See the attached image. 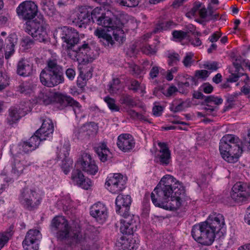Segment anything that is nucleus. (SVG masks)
<instances>
[{
	"label": "nucleus",
	"instance_id": "7ed1b4c3",
	"mask_svg": "<svg viewBox=\"0 0 250 250\" xmlns=\"http://www.w3.org/2000/svg\"><path fill=\"white\" fill-rule=\"evenodd\" d=\"M219 150L222 157L226 161L234 163L238 161L242 153V142L238 137L227 134L220 140Z\"/></svg>",
	"mask_w": 250,
	"mask_h": 250
},
{
	"label": "nucleus",
	"instance_id": "cd10ccee",
	"mask_svg": "<svg viewBox=\"0 0 250 250\" xmlns=\"http://www.w3.org/2000/svg\"><path fill=\"white\" fill-rule=\"evenodd\" d=\"M33 65L28 60L21 59L17 64V72L23 77H28L33 73Z\"/></svg>",
	"mask_w": 250,
	"mask_h": 250
},
{
	"label": "nucleus",
	"instance_id": "f257e3e1",
	"mask_svg": "<svg viewBox=\"0 0 250 250\" xmlns=\"http://www.w3.org/2000/svg\"><path fill=\"white\" fill-rule=\"evenodd\" d=\"M151 199L155 207L175 210L180 208L185 201V190L173 176L166 175L152 192Z\"/></svg>",
	"mask_w": 250,
	"mask_h": 250
},
{
	"label": "nucleus",
	"instance_id": "0e129e2a",
	"mask_svg": "<svg viewBox=\"0 0 250 250\" xmlns=\"http://www.w3.org/2000/svg\"><path fill=\"white\" fill-rule=\"evenodd\" d=\"M200 90L206 94H209L212 91L213 87L208 83H205L200 87Z\"/></svg>",
	"mask_w": 250,
	"mask_h": 250
},
{
	"label": "nucleus",
	"instance_id": "79ce46f5",
	"mask_svg": "<svg viewBox=\"0 0 250 250\" xmlns=\"http://www.w3.org/2000/svg\"><path fill=\"white\" fill-rule=\"evenodd\" d=\"M240 95H241V92H235L232 94L229 95L227 99L228 105L224 107V111H226L232 108L233 103L235 101V99Z\"/></svg>",
	"mask_w": 250,
	"mask_h": 250
},
{
	"label": "nucleus",
	"instance_id": "58836bf2",
	"mask_svg": "<svg viewBox=\"0 0 250 250\" xmlns=\"http://www.w3.org/2000/svg\"><path fill=\"white\" fill-rule=\"evenodd\" d=\"M185 103L180 100H174L170 104L169 109L173 112H178L184 110Z\"/></svg>",
	"mask_w": 250,
	"mask_h": 250
},
{
	"label": "nucleus",
	"instance_id": "5701e85b",
	"mask_svg": "<svg viewBox=\"0 0 250 250\" xmlns=\"http://www.w3.org/2000/svg\"><path fill=\"white\" fill-rule=\"evenodd\" d=\"M90 48L88 43L84 42L78 48L76 51H73L74 55L80 63L85 64L91 61L90 55Z\"/></svg>",
	"mask_w": 250,
	"mask_h": 250
},
{
	"label": "nucleus",
	"instance_id": "bb28decb",
	"mask_svg": "<svg viewBox=\"0 0 250 250\" xmlns=\"http://www.w3.org/2000/svg\"><path fill=\"white\" fill-rule=\"evenodd\" d=\"M91 19V12L89 11L86 8H80L77 14V18L75 21L80 27H85L86 25L90 22Z\"/></svg>",
	"mask_w": 250,
	"mask_h": 250
},
{
	"label": "nucleus",
	"instance_id": "de8ad7c7",
	"mask_svg": "<svg viewBox=\"0 0 250 250\" xmlns=\"http://www.w3.org/2000/svg\"><path fill=\"white\" fill-rule=\"evenodd\" d=\"M8 77L2 69L0 70V91L3 90L8 85Z\"/></svg>",
	"mask_w": 250,
	"mask_h": 250
},
{
	"label": "nucleus",
	"instance_id": "f8f14e48",
	"mask_svg": "<svg viewBox=\"0 0 250 250\" xmlns=\"http://www.w3.org/2000/svg\"><path fill=\"white\" fill-rule=\"evenodd\" d=\"M77 168H81L87 173L95 175L98 171V167L91 156L88 153H84L76 164Z\"/></svg>",
	"mask_w": 250,
	"mask_h": 250
},
{
	"label": "nucleus",
	"instance_id": "4d7b16f0",
	"mask_svg": "<svg viewBox=\"0 0 250 250\" xmlns=\"http://www.w3.org/2000/svg\"><path fill=\"white\" fill-rule=\"evenodd\" d=\"M144 67L139 66L137 65H133L132 67V71L133 75L137 76L146 73L144 69Z\"/></svg>",
	"mask_w": 250,
	"mask_h": 250
},
{
	"label": "nucleus",
	"instance_id": "69168bd1",
	"mask_svg": "<svg viewBox=\"0 0 250 250\" xmlns=\"http://www.w3.org/2000/svg\"><path fill=\"white\" fill-rule=\"evenodd\" d=\"M65 75L70 81H73L76 76L75 70L72 68H67L65 71Z\"/></svg>",
	"mask_w": 250,
	"mask_h": 250
},
{
	"label": "nucleus",
	"instance_id": "0eeeda50",
	"mask_svg": "<svg viewBox=\"0 0 250 250\" xmlns=\"http://www.w3.org/2000/svg\"><path fill=\"white\" fill-rule=\"evenodd\" d=\"M191 235L196 241L205 246L211 245L215 237V232L204 222L193 226Z\"/></svg>",
	"mask_w": 250,
	"mask_h": 250
},
{
	"label": "nucleus",
	"instance_id": "e2e57ef3",
	"mask_svg": "<svg viewBox=\"0 0 250 250\" xmlns=\"http://www.w3.org/2000/svg\"><path fill=\"white\" fill-rule=\"evenodd\" d=\"M141 50L144 53L147 55L154 54L156 52L155 49L149 45H146L143 46L141 48Z\"/></svg>",
	"mask_w": 250,
	"mask_h": 250
},
{
	"label": "nucleus",
	"instance_id": "aec40b11",
	"mask_svg": "<svg viewBox=\"0 0 250 250\" xmlns=\"http://www.w3.org/2000/svg\"><path fill=\"white\" fill-rule=\"evenodd\" d=\"M132 202L130 195L119 194L117 196L116 201V211L123 216L128 214L130 206Z\"/></svg>",
	"mask_w": 250,
	"mask_h": 250
},
{
	"label": "nucleus",
	"instance_id": "6e6d98bb",
	"mask_svg": "<svg viewBox=\"0 0 250 250\" xmlns=\"http://www.w3.org/2000/svg\"><path fill=\"white\" fill-rule=\"evenodd\" d=\"M193 54L191 52H189L186 54L183 63L185 66L188 67L191 66L192 63L194 61L192 59Z\"/></svg>",
	"mask_w": 250,
	"mask_h": 250
},
{
	"label": "nucleus",
	"instance_id": "473e14b6",
	"mask_svg": "<svg viewBox=\"0 0 250 250\" xmlns=\"http://www.w3.org/2000/svg\"><path fill=\"white\" fill-rule=\"evenodd\" d=\"M83 129L84 130L85 137L91 135H94L97 132L98 126L94 122L86 123L83 125Z\"/></svg>",
	"mask_w": 250,
	"mask_h": 250
},
{
	"label": "nucleus",
	"instance_id": "2f4dec72",
	"mask_svg": "<svg viewBox=\"0 0 250 250\" xmlns=\"http://www.w3.org/2000/svg\"><path fill=\"white\" fill-rule=\"evenodd\" d=\"M94 34L99 38H102L105 45L110 44L112 45L113 44L114 41L112 40L111 35L107 34L104 29L101 28H97L95 30Z\"/></svg>",
	"mask_w": 250,
	"mask_h": 250
},
{
	"label": "nucleus",
	"instance_id": "c85d7f7f",
	"mask_svg": "<svg viewBox=\"0 0 250 250\" xmlns=\"http://www.w3.org/2000/svg\"><path fill=\"white\" fill-rule=\"evenodd\" d=\"M22 116L21 110L20 108L11 107L8 110L5 123L10 126H13L14 125L18 123Z\"/></svg>",
	"mask_w": 250,
	"mask_h": 250
},
{
	"label": "nucleus",
	"instance_id": "393cba45",
	"mask_svg": "<svg viewBox=\"0 0 250 250\" xmlns=\"http://www.w3.org/2000/svg\"><path fill=\"white\" fill-rule=\"evenodd\" d=\"M72 240L76 244H80L82 246L81 250H90V239L87 238L85 233L76 230L70 234Z\"/></svg>",
	"mask_w": 250,
	"mask_h": 250
},
{
	"label": "nucleus",
	"instance_id": "72a5a7b5",
	"mask_svg": "<svg viewBox=\"0 0 250 250\" xmlns=\"http://www.w3.org/2000/svg\"><path fill=\"white\" fill-rule=\"evenodd\" d=\"M120 103L129 107H133L136 105V103L132 97L127 94H123L121 96Z\"/></svg>",
	"mask_w": 250,
	"mask_h": 250
},
{
	"label": "nucleus",
	"instance_id": "bf43d9fd",
	"mask_svg": "<svg viewBox=\"0 0 250 250\" xmlns=\"http://www.w3.org/2000/svg\"><path fill=\"white\" fill-rule=\"evenodd\" d=\"M92 185V182L89 179L84 178L78 186L84 189H88Z\"/></svg>",
	"mask_w": 250,
	"mask_h": 250
},
{
	"label": "nucleus",
	"instance_id": "a878e982",
	"mask_svg": "<svg viewBox=\"0 0 250 250\" xmlns=\"http://www.w3.org/2000/svg\"><path fill=\"white\" fill-rule=\"evenodd\" d=\"M204 222L207 223L215 233L218 232L225 225L224 216L221 214L210 215Z\"/></svg>",
	"mask_w": 250,
	"mask_h": 250
},
{
	"label": "nucleus",
	"instance_id": "052dcab7",
	"mask_svg": "<svg viewBox=\"0 0 250 250\" xmlns=\"http://www.w3.org/2000/svg\"><path fill=\"white\" fill-rule=\"evenodd\" d=\"M204 67L205 68L210 70L211 71H216L218 68V63L216 62H206L204 63Z\"/></svg>",
	"mask_w": 250,
	"mask_h": 250
},
{
	"label": "nucleus",
	"instance_id": "3c124183",
	"mask_svg": "<svg viewBox=\"0 0 250 250\" xmlns=\"http://www.w3.org/2000/svg\"><path fill=\"white\" fill-rule=\"evenodd\" d=\"M217 109L218 108L216 107H213L208 104H207L206 106L202 109V110L205 111L206 116H212L213 117L217 115Z\"/></svg>",
	"mask_w": 250,
	"mask_h": 250
},
{
	"label": "nucleus",
	"instance_id": "20e7f679",
	"mask_svg": "<svg viewBox=\"0 0 250 250\" xmlns=\"http://www.w3.org/2000/svg\"><path fill=\"white\" fill-rule=\"evenodd\" d=\"M108 13H104L101 7H96L91 12V20L93 22L96 23L99 25L107 28V31H113V35L117 41H119L121 37L120 34H123L122 30V23L119 21H113L107 14Z\"/></svg>",
	"mask_w": 250,
	"mask_h": 250
},
{
	"label": "nucleus",
	"instance_id": "a19ab883",
	"mask_svg": "<svg viewBox=\"0 0 250 250\" xmlns=\"http://www.w3.org/2000/svg\"><path fill=\"white\" fill-rule=\"evenodd\" d=\"M71 178L75 184L78 185L84 179V176L81 171L77 168L76 170L73 171Z\"/></svg>",
	"mask_w": 250,
	"mask_h": 250
},
{
	"label": "nucleus",
	"instance_id": "680f3d73",
	"mask_svg": "<svg viewBox=\"0 0 250 250\" xmlns=\"http://www.w3.org/2000/svg\"><path fill=\"white\" fill-rule=\"evenodd\" d=\"M177 91L178 89L175 86L171 85L164 93V94L167 97H170L173 96Z\"/></svg>",
	"mask_w": 250,
	"mask_h": 250
},
{
	"label": "nucleus",
	"instance_id": "8fccbe9b",
	"mask_svg": "<svg viewBox=\"0 0 250 250\" xmlns=\"http://www.w3.org/2000/svg\"><path fill=\"white\" fill-rule=\"evenodd\" d=\"M223 99L218 97L210 95L207 96L205 99V102L207 103L214 104L216 105H219L222 104Z\"/></svg>",
	"mask_w": 250,
	"mask_h": 250
},
{
	"label": "nucleus",
	"instance_id": "864d4df0",
	"mask_svg": "<svg viewBox=\"0 0 250 250\" xmlns=\"http://www.w3.org/2000/svg\"><path fill=\"white\" fill-rule=\"evenodd\" d=\"M18 37L16 34L12 33L8 36L6 40V46L14 47L17 44Z\"/></svg>",
	"mask_w": 250,
	"mask_h": 250
},
{
	"label": "nucleus",
	"instance_id": "f3484780",
	"mask_svg": "<svg viewBox=\"0 0 250 250\" xmlns=\"http://www.w3.org/2000/svg\"><path fill=\"white\" fill-rule=\"evenodd\" d=\"M41 120L42 122L41 127L36 131L34 135H37L42 141L52 137L54 126L51 120L49 118L42 117Z\"/></svg>",
	"mask_w": 250,
	"mask_h": 250
},
{
	"label": "nucleus",
	"instance_id": "4be33fe9",
	"mask_svg": "<svg viewBox=\"0 0 250 250\" xmlns=\"http://www.w3.org/2000/svg\"><path fill=\"white\" fill-rule=\"evenodd\" d=\"M61 38L67 44L68 48H71L78 42L79 35L74 29L65 26L62 29Z\"/></svg>",
	"mask_w": 250,
	"mask_h": 250
},
{
	"label": "nucleus",
	"instance_id": "49530a36",
	"mask_svg": "<svg viewBox=\"0 0 250 250\" xmlns=\"http://www.w3.org/2000/svg\"><path fill=\"white\" fill-rule=\"evenodd\" d=\"M104 102L107 104L108 107L112 111H119L120 107L115 104L114 99L106 96L104 98Z\"/></svg>",
	"mask_w": 250,
	"mask_h": 250
},
{
	"label": "nucleus",
	"instance_id": "5fc2aeb1",
	"mask_svg": "<svg viewBox=\"0 0 250 250\" xmlns=\"http://www.w3.org/2000/svg\"><path fill=\"white\" fill-rule=\"evenodd\" d=\"M74 139L78 140H83L85 138L84 130L83 129V126L80 128H76L75 129L73 134Z\"/></svg>",
	"mask_w": 250,
	"mask_h": 250
},
{
	"label": "nucleus",
	"instance_id": "dca6fc26",
	"mask_svg": "<svg viewBox=\"0 0 250 250\" xmlns=\"http://www.w3.org/2000/svg\"><path fill=\"white\" fill-rule=\"evenodd\" d=\"M41 140L37 135H33L28 141L21 142L17 146L16 155L21 156V155L28 153L35 150L39 146Z\"/></svg>",
	"mask_w": 250,
	"mask_h": 250
},
{
	"label": "nucleus",
	"instance_id": "c9c22d12",
	"mask_svg": "<svg viewBox=\"0 0 250 250\" xmlns=\"http://www.w3.org/2000/svg\"><path fill=\"white\" fill-rule=\"evenodd\" d=\"M173 25L174 23L172 21L162 22L156 25L152 32L153 33H158L164 31H166L169 29Z\"/></svg>",
	"mask_w": 250,
	"mask_h": 250
},
{
	"label": "nucleus",
	"instance_id": "2eb2a0df",
	"mask_svg": "<svg viewBox=\"0 0 250 250\" xmlns=\"http://www.w3.org/2000/svg\"><path fill=\"white\" fill-rule=\"evenodd\" d=\"M250 196V193L246 183L237 182L231 188V198L236 203H239L246 200Z\"/></svg>",
	"mask_w": 250,
	"mask_h": 250
},
{
	"label": "nucleus",
	"instance_id": "423d86ee",
	"mask_svg": "<svg viewBox=\"0 0 250 250\" xmlns=\"http://www.w3.org/2000/svg\"><path fill=\"white\" fill-rule=\"evenodd\" d=\"M42 195L35 188H24L21 191L19 201L22 207L28 210L36 209L41 204Z\"/></svg>",
	"mask_w": 250,
	"mask_h": 250
},
{
	"label": "nucleus",
	"instance_id": "39448f33",
	"mask_svg": "<svg viewBox=\"0 0 250 250\" xmlns=\"http://www.w3.org/2000/svg\"><path fill=\"white\" fill-rule=\"evenodd\" d=\"M48 24L43 15L39 14L32 21L26 23V31L35 40L40 42H45L48 38L46 28Z\"/></svg>",
	"mask_w": 250,
	"mask_h": 250
},
{
	"label": "nucleus",
	"instance_id": "a18cd8bd",
	"mask_svg": "<svg viewBox=\"0 0 250 250\" xmlns=\"http://www.w3.org/2000/svg\"><path fill=\"white\" fill-rule=\"evenodd\" d=\"M116 1L121 6L135 7L139 4L140 0H116Z\"/></svg>",
	"mask_w": 250,
	"mask_h": 250
},
{
	"label": "nucleus",
	"instance_id": "1a4fd4ad",
	"mask_svg": "<svg viewBox=\"0 0 250 250\" xmlns=\"http://www.w3.org/2000/svg\"><path fill=\"white\" fill-rule=\"evenodd\" d=\"M18 17L23 20L33 19L37 14L38 7L32 1H24L18 6L16 9Z\"/></svg>",
	"mask_w": 250,
	"mask_h": 250
},
{
	"label": "nucleus",
	"instance_id": "e433bc0d",
	"mask_svg": "<svg viewBox=\"0 0 250 250\" xmlns=\"http://www.w3.org/2000/svg\"><path fill=\"white\" fill-rule=\"evenodd\" d=\"M167 56L168 59V64L171 66L177 65L181 59L179 54L175 52H168Z\"/></svg>",
	"mask_w": 250,
	"mask_h": 250
},
{
	"label": "nucleus",
	"instance_id": "13d9d810",
	"mask_svg": "<svg viewBox=\"0 0 250 250\" xmlns=\"http://www.w3.org/2000/svg\"><path fill=\"white\" fill-rule=\"evenodd\" d=\"M243 76V73H238L234 72L229 76L227 79V81L230 83H234L237 82L239 78Z\"/></svg>",
	"mask_w": 250,
	"mask_h": 250
},
{
	"label": "nucleus",
	"instance_id": "a211bd4d",
	"mask_svg": "<svg viewBox=\"0 0 250 250\" xmlns=\"http://www.w3.org/2000/svg\"><path fill=\"white\" fill-rule=\"evenodd\" d=\"M158 145L160 149L156 154L155 160L161 165L167 166L171 162L170 151L165 143L159 142Z\"/></svg>",
	"mask_w": 250,
	"mask_h": 250
},
{
	"label": "nucleus",
	"instance_id": "b1692460",
	"mask_svg": "<svg viewBox=\"0 0 250 250\" xmlns=\"http://www.w3.org/2000/svg\"><path fill=\"white\" fill-rule=\"evenodd\" d=\"M70 147L68 145H64L61 148L58 158L62 160L61 168L65 174L70 170L72 166L73 161L68 157Z\"/></svg>",
	"mask_w": 250,
	"mask_h": 250
},
{
	"label": "nucleus",
	"instance_id": "4c0bfd02",
	"mask_svg": "<svg viewBox=\"0 0 250 250\" xmlns=\"http://www.w3.org/2000/svg\"><path fill=\"white\" fill-rule=\"evenodd\" d=\"M128 244L129 238L122 236L117 240L116 245L120 250H128V249L130 248Z\"/></svg>",
	"mask_w": 250,
	"mask_h": 250
},
{
	"label": "nucleus",
	"instance_id": "9d476101",
	"mask_svg": "<svg viewBox=\"0 0 250 250\" xmlns=\"http://www.w3.org/2000/svg\"><path fill=\"white\" fill-rule=\"evenodd\" d=\"M31 165V163L29 161L28 156L23 155H21V156L14 155L10 164L11 173L13 176L18 178L23 174L25 168Z\"/></svg>",
	"mask_w": 250,
	"mask_h": 250
},
{
	"label": "nucleus",
	"instance_id": "338daca9",
	"mask_svg": "<svg viewBox=\"0 0 250 250\" xmlns=\"http://www.w3.org/2000/svg\"><path fill=\"white\" fill-rule=\"evenodd\" d=\"M209 75L208 72L206 70H200L196 71L195 76L199 78L205 79Z\"/></svg>",
	"mask_w": 250,
	"mask_h": 250
},
{
	"label": "nucleus",
	"instance_id": "6ab92c4d",
	"mask_svg": "<svg viewBox=\"0 0 250 250\" xmlns=\"http://www.w3.org/2000/svg\"><path fill=\"white\" fill-rule=\"evenodd\" d=\"M135 145V141L130 134H121L118 137L117 146L118 148L124 152H131Z\"/></svg>",
	"mask_w": 250,
	"mask_h": 250
},
{
	"label": "nucleus",
	"instance_id": "c03bdc74",
	"mask_svg": "<svg viewBox=\"0 0 250 250\" xmlns=\"http://www.w3.org/2000/svg\"><path fill=\"white\" fill-rule=\"evenodd\" d=\"M201 6V3L200 2H195L191 10L186 13V16L189 18L198 16Z\"/></svg>",
	"mask_w": 250,
	"mask_h": 250
},
{
	"label": "nucleus",
	"instance_id": "6e6552de",
	"mask_svg": "<svg viewBox=\"0 0 250 250\" xmlns=\"http://www.w3.org/2000/svg\"><path fill=\"white\" fill-rule=\"evenodd\" d=\"M54 103L59 104V107L61 109L70 106L72 107L76 117H78L79 114L81 113L82 106L80 104L74 100L70 96L60 93L55 92L54 97Z\"/></svg>",
	"mask_w": 250,
	"mask_h": 250
},
{
	"label": "nucleus",
	"instance_id": "603ef678",
	"mask_svg": "<svg viewBox=\"0 0 250 250\" xmlns=\"http://www.w3.org/2000/svg\"><path fill=\"white\" fill-rule=\"evenodd\" d=\"M172 34L173 38L178 41L185 39L187 36V33L182 30H174Z\"/></svg>",
	"mask_w": 250,
	"mask_h": 250
},
{
	"label": "nucleus",
	"instance_id": "f704fd0d",
	"mask_svg": "<svg viewBox=\"0 0 250 250\" xmlns=\"http://www.w3.org/2000/svg\"><path fill=\"white\" fill-rule=\"evenodd\" d=\"M42 238V234L37 229H30L26 233L24 240H32L36 243H39Z\"/></svg>",
	"mask_w": 250,
	"mask_h": 250
},
{
	"label": "nucleus",
	"instance_id": "9b49d317",
	"mask_svg": "<svg viewBox=\"0 0 250 250\" xmlns=\"http://www.w3.org/2000/svg\"><path fill=\"white\" fill-rule=\"evenodd\" d=\"M126 181L121 174L108 177L105 183L106 188L113 194L118 193L125 188Z\"/></svg>",
	"mask_w": 250,
	"mask_h": 250
},
{
	"label": "nucleus",
	"instance_id": "09e8293b",
	"mask_svg": "<svg viewBox=\"0 0 250 250\" xmlns=\"http://www.w3.org/2000/svg\"><path fill=\"white\" fill-rule=\"evenodd\" d=\"M11 236L10 232L0 233V250L7 243Z\"/></svg>",
	"mask_w": 250,
	"mask_h": 250
},
{
	"label": "nucleus",
	"instance_id": "ea45409f",
	"mask_svg": "<svg viewBox=\"0 0 250 250\" xmlns=\"http://www.w3.org/2000/svg\"><path fill=\"white\" fill-rule=\"evenodd\" d=\"M108 91L110 93H116L120 88V81L118 78L113 79L109 83L108 85Z\"/></svg>",
	"mask_w": 250,
	"mask_h": 250
},
{
	"label": "nucleus",
	"instance_id": "f03ea898",
	"mask_svg": "<svg viewBox=\"0 0 250 250\" xmlns=\"http://www.w3.org/2000/svg\"><path fill=\"white\" fill-rule=\"evenodd\" d=\"M40 80L42 85L48 87L64 83L63 68L56 58L52 57L47 60L46 66L40 73Z\"/></svg>",
	"mask_w": 250,
	"mask_h": 250
},
{
	"label": "nucleus",
	"instance_id": "774afa93",
	"mask_svg": "<svg viewBox=\"0 0 250 250\" xmlns=\"http://www.w3.org/2000/svg\"><path fill=\"white\" fill-rule=\"evenodd\" d=\"M141 87L140 83L136 80H132L130 83L129 89L137 91Z\"/></svg>",
	"mask_w": 250,
	"mask_h": 250
},
{
	"label": "nucleus",
	"instance_id": "4468645a",
	"mask_svg": "<svg viewBox=\"0 0 250 250\" xmlns=\"http://www.w3.org/2000/svg\"><path fill=\"white\" fill-rule=\"evenodd\" d=\"M52 228L57 231V236L61 239L69 237V226L67 220L62 216H56L51 222Z\"/></svg>",
	"mask_w": 250,
	"mask_h": 250
},
{
	"label": "nucleus",
	"instance_id": "37998d69",
	"mask_svg": "<svg viewBox=\"0 0 250 250\" xmlns=\"http://www.w3.org/2000/svg\"><path fill=\"white\" fill-rule=\"evenodd\" d=\"M23 248L25 250H38L39 248V243L32 241V240H24L22 242Z\"/></svg>",
	"mask_w": 250,
	"mask_h": 250
},
{
	"label": "nucleus",
	"instance_id": "ddd939ff",
	"mask_svg": "<svg viewBox=\"0 0 250 250\" xmlns=\"http://www.w3.org/2000/svg\"><path fill=\"white\" fill-rule=\"evenodd\" d=\"M121 220L120 231L126 235L132 234L139 226V218L138 216L127 214Z\"/></svg>",
	"mask_w": 250,
	"mask_h": 250
},
{
	"label": "nucleus",
	"instance_id": "c756f323",
	"mask_svg": "<svg viewBox=\"0 0 250 250\" xmlns=\"http://www.w3.org/2000/svg\"><path fill=\"white\" fill-rule=\"evenodd\" d=\"M95 151L99 159L103 162H105L111 158V153L104 142L100 143L95 147Z\"/></svg>",
	"mask_w": 250,
	"mask_h": 250
},
{
	"label": "nucleus",
	"instance_id": "412c9836",
	"mask_svg": "<svg viewBox=\"0 0 250 250\" xmlns=\"http://www.w3.org/2000/svg\"><path fill=\"white\" fill-rule=\"evenodd\" d=\"M90 215L100 223H104L107 218V211L105 205L98 202L94 204L90 208Z\"/></svg>",
	"mask_w": 250,
	"mask_h": 250
},
{
	"label": "nucleus",
	"instance_id": "7c9ffc66",
	"mask_svg": "<svg viewBox=\"0 0 250 250\" xmlns=\"http://www.w3.org/2000/svg\"><path fill=\"white\" fill-rule=\"evenodd\" d=\"M55 93L49 89H43L39 93L38 97V102L45 105L54 103Z\"/></svg>",
	"mask_w": 250,
	"mask_h": 250
}]
</instances>
